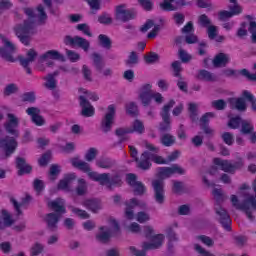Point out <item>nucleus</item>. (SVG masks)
<instances>
[{
	"mask_svg": "<svg viewBox=\"0 0 256 256\" xmlns=\"http://www.w3.org/2000/svg\"><path fill=\"white\" fill-rule=\"evenodd\" d=\"M249 191H251V187L249 184H242L239 188L238 195H242V197H245L243 203H239V198L237 195H231L230 201L235 207V209H238L239 211H243L245 213L247 219L249 221H255L256 217V179L253 182V191L255 193V196L250 195Z\"/></svg>",
	"mask_w": 256,
	"mask_h": 256,
	"instance_id": "nucleus-1",
	"label": "nucleus"
},
{
	"mask_svg": "<svg viewBox=\"0 0 256 256\" xmlns=\"http://www.w3.org/2000/svg\"><path fill=\"white\" fill-rule=\"evenodd\" d=\"M24 13L28 16V21H24L23 24L16 25L14 27V33L23 45H29L31 41L29 34L33 30V27H35V21L33 19L36 17L40 23H43V21H47V13H45L43 5H39L37 7L36 15L31 8H25Z\"/></svg>",
	"mask_w": 256,
	"mask_h": 256,
	"instance_id": "nucleus-2",
	"label": "nucleus"
},
{
	"mask_svg": "<svg viewBox=\"0 0 256 256\" xmlns=\"http://www.w3.org/2000/svg\"><path fill=\"white\" fill-rule=\"evenodd\" d=\"M70 162L73 167H76V169H80V171L87 173L88 177H90L92 181H97L101 185H105L108 189H112L115 185H121V177H119V175L111 176L109 173L99 174L91 171L89 163L80 160L79 158H72Z\"/></svg>",
	"mask_w": 256,
	"mask_h": 256,
	"instance_id": "nucleus-3",
	"label": "nucleus"
},
{
	"mask_svg": "<svg viewBox=\"0 0 256 256\" xmlns=\"http://www.w3.org/2000/svg\"><path fill=\"white\" fill-rule=\"evenodd\" d=\"M212 194L217 202L214 207L216 218L220 221L226 231H231V217L229 216V213H227V210L219 205V203H223V201L227 199V196L223 194V190L217 188L212 191Z\"/></svg>",
	"mask_w": 256,
	"mask_h": 256,
	"instance_id": "nucleus-4",
	"label": "nucleus"
},
{
	"mask_svg": "<svg viewBox=\"0 0 256 256\" xmlns=\"http://www.w3.org/2000/svg\"><path fill=\"white\" fill-rule=\"evenodd\" d=\"M48 207H51L53 211L57 212V214H47L45 217V221L50 231H56L57 223H59V219H61L62 213H65V200L58 198L52 202H49Z\"/></svg>",
	"mask_w": 256,
	"mask_h": 256,
	"instance_id": "nucleus-5",
	"label": "nucleus"
},
{
	"mask_svg": "<svg viewBox=\"0 0 256 256\" xmlns=\"http://www.w3.org/2000/svg\"><path fill=\"white\" fill-rule=\"evenodd\" d=\"M0 39L3 47L0 48V55L6 61L10 63H15V58L13 54L17 51V46L9 40V38L3 34L0 35Z\"/></svg>",
	"mask_w": 256,
	"mask_h": 256,
	"instance_id": "nucleus-6",
	"label": "nucleus"
},
{
	"mask_svg": "<svg viewBox=\"0 0 256 256\" xmlns=\"http://www.w3.org/2000/svg\"><path fill=\"white\" fill-rule=\"evenodd\" d=\"M119 233V224L115 220L110 221V228L102 226L99 228V232L96 235V239L100 243H107L111 239V235H117Z\"/></svg>",
	"mask_w": 256,
	"mask_h": 256,
	"instance_id": "nucleus-7",
	"label": "nucleus"
},
{
	"mask_svg": "<svg viewBox=\"0 0 256 256\" xmlns=\"http://www.w3.org/2000/svg\"><path fill=\"white\" fill-rule=\"evenodd\" d=\"M213 163L214 165L220 167L222 171H225V173H235L237 169H241V167L245 165L242 159L238 160L233 164L229 162V160H221V158H214Z\"/></svg>",
	"mask_w": 256,
	"mask_h": 256,
	"instance_id": "nucleus-8",
	"label": "nucleus"
},
{
	"mask_svg": "<svg viewBox=\"0 0 256 256\" xmlns=\"http://www.w3.org/2000/svg\"><path fill=\"white\" fill-rule=\"evenodd\" d=\"M115 113H116V108L115 105H109L107 108V112L102 118L101 121V130L104 133H109V131L113 127V123H115Z\"/></svg>",
	"mask_w": 256,
	"mask_h": 256,
	"instance_id": "nucleus-9",
	"label": "nucleus"
},
{
	"mask_svg": "<svg viewBox=\"0 0 256 256\" xmlns=\"http://www.w3.org/2000/svg\"><path fill=\"white\" fill-rule=\"evenodd\" d=\"M175 106V101L170 100L164 107L162 108L161 117L162 123L160 124V131H170L171 130V117L169 115V111L173 109Z\"/></svg>",
	"mask_w": 256,
	"mask_h": 256,
	"instance_id": "nucleus-10",
	"label": "nucleus"
},
{
	"mask_svg": "<svg viewBox=\"0 0 256 256\" xmlns=\"http://www.w3.org/2000/svg\"><path fill=\"white\" fill-rule=\"evenodd\" d=\"M172 175H185V169L179 164H173L170 167L158 168V176L160 179H169Z\"/></svg>",
	"mask_w": 256,
	"mask_h": 256,
	"instance_id": "nucleus-11",
	"label": "nucleus"
},
{
	"mask_svg": "<svg viewBox=\"0 0 256 256\" xmlns=\"http://www.w3.org/2000/svg\"><path fill=\"white\" fill-rule=\"evenodd\" d=\"M17 146V140L13 137L7 136L5 138H0V149L5 153V159L11 157V155L15 153Z\"/></svg>",
	"mask_w": 256,
	"mask_h": 256,
	"instance_id": "nucleus-12",
	"label": "nucleus"
},
{
	"mask_svg": "<svg viewBox=\"0 0 256 256\" xmlns=\"http://www.w3.org/2000/svg\"><path fill=\"white\" fill-rule=\"evenodd\" d=\"M126 181L130 187H132V191L134 195H145L147 193V188L143 184V182L137 181V176L135 174H127Z\"/></svg>",
	"mask_w": 256,
	"mask_h": 256,
	"instance_id": "nucleus-13",
	"label": "nucleus"
},
{
	"mask_svg": "<svg viewBox=\"0 0 256 256\" xmlns=\"http://www.w3.org/2000/svg\"><path fill=\"white\" fill-rule=\"evenodd\" d=\"M65 45H72V47H80V49H83V51H89V47H91V44L89 43V40L75 36H66L64 39Z\"/></svg>",
	"mask_w": 256,
	"mask_h": 256,
	"instance_id": "nucleus-14",
	"label": "nucleus"
},
{
	"mask_svg": "<svg viewBox=\"0 0 256 256\" xmlns=\"http://www.w3.org/2000/svg\"><path fill=\"white\" fill-rule=\"evenodd\" d=\"M63 55L59 53V51L56 50H50L41 55L38 59L39 65H47L48 67H51V65L54 64L53 61L57 59H62Z\"/></svg>",
	"mask_w": 256,
	"mask_h": 256,
	"instance_id": "nucleus-15",
	"label": "nucleus"
},
{
	"mask_svg": "<svg viewBox=\"0 0 256 256\" xmlns=\"http://www.w3.org/2000/svg\"><path fill=\"white\" fill-rule=\"evenodd\" d=\"M7 118L8 119L5 123L7 133L14 135V137H19V130H17V127H19V118L15 116V114L11 113L7 114Z\"/></svg>",
	"mask_w": 256,
	"mask_h": 256,
	"instance_id": "nucleus-16",
	"label": "nucleus"
},
{
	"mask_svg": "<svg viewBox=\"0 0 256 256\" xmlns=\"http://www.w3.org/2000/svg\"><path fill=\"white\" fill-rule=\"evenodd\" d=\"M151 88H152L151 84H144L139 89L138 99L141 101V103H142V105H144V107L151 105L152 92H153V90H151Z\"/></svg>",
	"mask_w": 256,
	"mask_h": 256,
	"instance_id": "nucleus-17",
	"label": "nucleus"
},
{
	"mask_svg": "<svg viewBox=\"0 0 256 256\" xmlns=\"http://www.w3.org/2000/svg\"><path fill=\"white\" fill-rule=\"evenodd\" d=\"M152 185L156 203H163V201H165V190L163 189L165 183L163 180H154Z\"/></svg>",
	"mask_w": 256,
	"mask_h": 256,
	"instance_id": "nucleus-18",
	"label": "nucleus"
},
{
	"mask_svg": "<svg viewBox=\"0 0 256 256\" xmlns=\"http://www.w3.org/2000/svg\"><path fill=\"white\" fill-rule=\"evenodd\" d=\"M115 18L118 21H129L131 19H133V14H131V10L127 9V6L122 4V5H118L115 8Z\"/></svg>",
	"mask_w": 256,
	"mask_h": 256,
	"instance_id": "nucleus-19",
	"label": "nucleus"
},
{
	"mask_svg": "<svg viewBox=\"0 0 256 256\" xmlns=\"http://www.w3.org/2000/svg\"><path fill=\"white\" fill-rule=\"evenodd\" d=\"M163 241H165V236L163 234L155 235L151 238V242H144L142 247L144 251H149L153 249H159L161 245H163Z\"/></svg>",
	"mask_w": 256,
	"mask_h": 256,
	"instance_id": "nucleus-20",
	"label": "nucleus"
},
{
	"mask_svg": "<svg viewBox=\"0 0 256 256\" xmlns=\"http://www.w3.org/2000/svg\"><path fill=\"white\" fill-rule=\"evenodd\" d=\"M36 58H37V52L33 49H30L27 52L26 57L19 58L22 67L26 69V73L28 75H31V68H29V65H31V63H33V61H35Z\"/></svg>",
	"mask_w": 256,
	"mask_h": 256,
	"instance_id": "nucleus-21",
	"label": "nucleus"
},
{
	"mask_svg": "<svg viewBox=\"0 0 256 256\" xmlns=\"http://www.w3.org/2000/svg\"><path fill=\"white\" fill-rule=\"evenodd\" d=\"M26 113L31 117L32 122L38 127L45 125V119H43L42 116H40L41 110L39 108L30 107L26 110Z\"/></svg>",
	"mask_w": 256,
	"mask_h": 256,
	"instance_id": "nucleus-22",
	"label": "nucleus"
},
{
	"mask_svg": "<svg viewBox=\"0 0 256 256\" xmlns=\"http://www.w3.org/2000/svg\"><path fill=\"white\" fill-rule=\"evenodd\" d=\"M80 106L82 107L81 114L83 117H93L95 115V108L89 101L85 99V96H80Z\"/></svg>",
	"mask_w": 256,
	"mask_h": 256,
	"instance_id": "nucleus-23",
	"label": "nucleus"
},
{
	"mask_svg": "<svg viewBox=\"0 0 256 256\" xmlns=\"http://www.w3.org/2000/svg\"><path fill=\"white\" fill-rule=\"evenodd\" d=\"M77 179L75 173L67 174L64 179L58 183V189L62 191H71L73 189L72 183Z\"/></svg>",
	"mask_w": 256,
	"mask_h": 256,
	"instance_id": "nucleus-24",
	"label": "nucleus"
},
{
	"mask_svg": "<svg viewBox=\"0 0 256 256\" xmlns=\"http://www.w3.org/2000/svg\"><path fill=\"white\" fill-rule=\"evenodd\" d=\"M183 5H185V0H164L160 7L163 11H175L179 7H183Z\"/></svg>",
	"mask_w": 256,
	"mask_h": 256,
	"instance_id": "nucleus-25",
	"label": "nucleus"
},
{
	"mask_svg": "<svg viewBox=\"0 0 256 256\" xmlns=\"http://www.w3.org/2000/svg\"><path fill=\"white\" fill-rule=\"evenodd\" d=\"M135 207H143V204L137 200V198H132L126 202V209H125V217L126 219H134L135 214L133 213V209Z\"/></svg>",
	"mask_w": 256,
	"mask_h": 256,
	"instance_id": "nucleus-26",
	"label": "nucleus"
},
{
	"mask_svg": "<svg viewBox=\"0 0 256 256\" xmlns=\"http://www.w3.org/2000/svg\"><path fill=\"white\" fill-rule=\"evenodd\" d=\"M151 153L149 152H144L142 153V155L140 156V160L136 161V163H138V167L140 169H150L151 168Z\"/></svg>",
	"mask_w": 256,
	"mask_h": 256,
	"instance_id": "nucleus-27",
	"label": "nucleus"
},
{
	"mask_svg": "<svg viewBox=\"0 0 256 256\" xmlns=\"http://www.w3.org/2000/svg\"><path fill=\"white\" fill-rule=\"evenodd\" d=\"M82 205H84V207H87V209L92 211V213H98L99 211H101V209H103V206H101V201L95 199L85 200Z\"/></svg>",
	"mask_w": 256,
	"mask_h": 256,
	"instance_id": "nucleus-28",
	"label": "nucleus"
},
{
	"mask_svg": "<svg viewBox=\"0 0 256 256\" xmlns=\"http://www.w3.org/2000/svg\"><path fill=\"white\" fill-rule=\"evenodd\" d=\"M207 33L209 39H215L218 43H221V41L225 40V37L223 36H218L219 35V28L215 25H209L207 27Z\"/></svg>",
	"mask_w": 256,
	"mask_h": 256,
	"instance_id": "nucleus-29",
	"label": "nucleus"
},
{
	"mask_svg": "<svg viewBox=\"0 0 256 256\" xmlns=\"http://www.w3.org/2000/svg\"><path fill=\"white\" fill-rule=\"evenodd\" d=\"M16 165H17V168L19 169V175H23L25 173H31L32 168L29 164H27L24 158L18 157L16 159Z\"/></svg>",
	"mask_w": 256,
	"mask_h": 256,
	"instance_id": "nucleus-30",
	"label": "nucleus"
},
{
	"mask_svg": "<svg viewBox=\"0 0 256 256\" xmlns=\"http://www.w3.org/2000/svg\"><path fill=\"white\" fill-rule=\"evenodd\" d=\"M229 63V55L225 53H219L213 60L214 67H225Z\"/></svg>",
	"mask_w": 256,
	"mask_h": 256,
	"instance_id": "nucleus-31",
	"label": "nucleus"
},
{
	"mask_svg": "<svg viewBox=\"0 0 256 256\" xmlns=\"http://www.w3.org/2000/svg\"><path fill=\"white\" fill-rule=\"evenodd\" d=\"M59 75V72H54L53 74H48L44 79H45V88L53 90L55 87H57V80H55V77Z\"/></svg>",
	"mask_w": 256,
	"mask_h": 256,
	"instance_id": "nucleus-32",
	"label": "nucleus"
},
{
	"mask_svg": "<svg viewBox=\"0 0 256 256\" xmlns=\"http://www.w3.org/2000/svg\"><path fill=\"white\" fill-rule=\"evenodd\" d=\"M229 101L234 109H237L238 111H246L247 104L243 98H231Z\"/></svg>",
	"mask_w": 256,
	"mask_h": 256,
	"instance_id": "nucleus-33",
	"label": "nucleus"
},
{
	"mask_svg": "<svg viewBox=\"0 0 256 256\" xmlns=\"http://www.w3.org/2000/svg\"><path fill=\"white\" fill-rule=\"evenodd\" d=\"M197 77L198 79H200V81H216L217 80V76H215V74H212L207 70H200Z\"/></svg>",
	"mask_w": 256,
	"mask_h": 256,
	"instance_id": "nucleus-34",
	"label": "nucleus"
},
{
	"mask_svg": "<svg viewBox=\"0 0 256 256\" xmlns=\"http://www.w3.org/2000/svg\"><path fill=\"white\" fill-rule=\"evenodd\" d=\"M99 45L104 49H111V38L105 34H100L98 36Z\"/></svg>",
	"mask_w": 256,
	"mask_h": 256,
	"instance_id": "nucleus-35",
	"label": "nucleus"
},
{
	"mask_svg": "<svg viewBox=\"0 0 256 256\" xmlns=\"http://www.w3.org/2000/svg\"><path fill=\"white\" fill-rule=\"evenodd\" d=\"M253 123L249 120H243L241 122V133L244 135H249V133H253Z\"/></svg>",
	"mask_w": 256,
	"mask_h": 256,
	"instance_id": "nucleus-36",
	"label": "nucleus"
},
{
	"mask_svg": "<svg viewBox=\"0 0 256 256\" xmlns=\"http://www.w3.org/2000/svg\"><path fill=\"white\" fill-rule=\"evenodd\" d=\"M230 4L228 5V8L231 13L234 15H240V13L243 12V8L239 6V3H237V0H229Z\"/></svg>",
	"mask_w": 256,
	"mask_h": 256,
	"instance_id": "nucleus-37",
	"label": "nucleus"
},
{
	"mask_svg": "<svg viewBox=\"0 0 256 256\" xmlns=\"http://www.w3.org/2000/svg\"><path fill=\"white\" fill-rule=\"evenodd\" d=\"M69 209L74 215H76V217H79L80 219H89L90 217L89 213H87L85 210H81L73 206H70Z\"/></svg>",
	"mask_w": 256,
	"mask_h": 256,
	"instance_id": "nucleus-38",
	"label": "nucleus"
},
{
	"mask_svg": "<svg viewBox=\"0 0 256 256\" xmlns=\"http://www.w3.org/2000/svg\"><path fill=\"white\" fill-rule=\"evenodd\" d=\"M96 165L100 169H111L113 167V162L107 158H100L96 161Z\"/></svg>",
	"mask_w": 256,
	"mask_h": 256,
	"instance_id": "nucleus-39",
	"label": "nucleus"
},
{
	"mask_svg": "<svg viewBox=\"0 0 256 256\" xmlns=\"http://www.w3.org/2000/svg\"><path fill=\"white\" fill-rule=\"evenodd\" d=\"M19 91V87H17L16 84H8L4 88L3 95L4 97H9L10 95H14V93H17Z\"/></svg>",
	"mask_w": 256,
	"mask_h": 256,
	"instance_id": "nucleus-40",
	"label": "nucleus"
},
{
	"mask_svg": "<svg viewBox=\"0 0 256 256\" xmlns=\"http://www.w3.org/2000/svg\"><path fill=\"white\" fill-rule=\"evenodd\" d=\"M92 59L94 61V65L98 71H101V69H103V67H105V63H103V58L101 57V55L94 53V54H92Z\"/></svg>",
	"mask_w": 256,
	"mask_h": 256,
	"instance_id": "nucleus-41",
	"label": "nucleus"
},
{
	"mask_svg": "<svg viewBox=\"0 0 256 256\" xmlns=\"http://www.w3.org/2000/svg\"><path fill=\"white\" fill-rule=\"evenodd\" d=\"M31 199V197H26L21 203H18L17 200L15 199H11V203L14 206L15 210L17 211L18 215L21 213L20 207H25V205H27V203H29V200Z\"/></svg>",
	"mask_w": 256,
	"mask_h": 256,
	"instance_id": "nucleus-42",
	"label": "nucleus"
},
{
	"mask_svg": "<svg viewBox=\"0 0 256 256\" xmlns=\"http://www.w3.org/2000/svg\"><path fill=\"white\" fill-rule=\"evenodd\" d=\"M161 143L165 145V147H171L173 143H175V136L171 134H164L161 137Z\"/></svg>",
	"mask_w": 256,
	"mask_h": 256,
	"instance_id": "nucleus-43",
	"label": "nucleus"
},
{
	"mask_svg": "<svg viewBox=\"0 0 256 256\" xmlns=\"http://www.w3.org/2000/svg\"><path fill=\"white\" fill-rule=\"evenodd\" d=\"M144 59L148 65H153V63H157V61H159V54L150 52L145 55Z\"/></svg>",
	"mask_w": 256,
	"mask_h": 256,
	"instance_id": "nucleus-44",
	"label": "nucleus"
},
{
	"mask_svg": "<svg viewBox=\"0 0 256 256\" xmlns=\"http://www.w3.org/2000/svg\"><path fill=\"white\" fill-rule=\"evenodd\" d=\"M150 159L151 161H153V163H156L157 165H169V161H167V159L157 154L150 153Z\"/></svg>",
	"mask_w": 256,
	"mask_h": 256,
	"instance_id": "nucleus-45",
	"label": "nucleus"
},
{
	"mask_svg": "<svg viewBox=\"0 0 256 256\" xmlns=\"http://www.w3.org/2000/svg\"><path fill=\"white\" fill-rule=\"evenodd\" d=\"M77 195H85L87 193V182L84 179L78 180V186L76 188Z\"/></svg>",
	"mask_w": 256,
	"mask_h": 256,
	"instance_id": "nucleus-46",
	"label": "nucleus"
},
{
	"mask_svg": "<svg viewBox=\"0 0 256 256\" xmlns=\"http://www.w3.org/2000/svg\"><path fill=\"white\" fill-rule=\"evenodd\" d=\"M126 112L128 115H138L139 113V108L137 107V104L135 102H129L126 104Z\"/></svg>",
	"mask_w": 256,
	"mask_h": 256,
	"instance_id": "nucleus-47",
	"label": "nucleus"
},
{
	"mask_svg": "<svg viewBox=\"0 0 256 256\" xmlns=\"http://www.w3.org/2000/svg\"><path fill=\"white\" fill-rule=\"evenodd\" d=\"M128 133H133V130L128 129V128H118L116 130V135L118 137H120L121 141H127V139H128L127 134Z\"/></svg>",
	"mask_w": 256,
	"mask_h": 256,
	"instance_id": "nucleus-48",
	"label": "nucleus"
},
{
	"mask_svg": "<svg viewBox=\"0 0 256 256\" xmlns=\"http://www.w3.org/2000/svg\"><path fill=\"white\" fill-rule=\"evenodd\" d=\"M243 97H245V99H247L248 101H250L251 105H252V109L253 111H256V99L255 96H253V94H251V92L244 90L242 92Z\"/></svg>",
	"mask_w": 256,
	"mask_h": 256,
	"instance_id": "nucleus-49",
	"label": "nucleus"
},
{
	"mask_svg": "<svg viewBox=\"0 0 256 256\" xmlns=\"http://www.w3.org/2000/svg\"><path fill=\"white\" fill-rule=\"evenodd\" d=\"M132 133L135 131L136 133H144L145 132V125L141 122V120H135L132 124Z\"/></svg>",
	"mask_w": 256,
	"mask_h": 256,
	"instance_id": "nucleus-50",
	"label": "nucleus"
},
{
	"mask_svg": "<svg viewBox=\"0 0 256 256\" xmlns=\"http://www.w3.org/2000/svg\"><path fill=\"white\" fill-rule=\"evenodd\" d=\"M76 29L78 31H81L84 35H87V37H93V34L91 33V28L87 24H78L76 26Z\"/></svg>",
	"mask_w": 256,
	"mask_h": 256,
	"instance_id": "nucleus-51",
	"label": "nucleus"
},
{
	"mask_svg": "<svg viewBox=\"0 0 256 256\" xmlns=\"http://www.w3.org/2000/svg\"><path fill=\"white\" fill-rule=\"evenodd\" d=\"M242 121L243 120H241V117L239 116L230 118L228 122V127H230V129H239V126L241 125Z\"/></svg>",
	"mask_w": 256,
	"mask_h": 256,
	"instance_id": "nucleus-52",
	"label": "nucleus"
},
{
	"mask_svg": "<svg viewBox=\"0 0 256 256\" xmlns=\"http://www.w3.org/2000/svg\"><path fill=\"white\" fill-rule=\"evenodd\" d=\"M61 173V167L59 165H52L50 167V179L51 181H55L57 179V175Z\"/></svg>",
	"mask_w": 256,
	"mask_h": 256,
	"instance_id": "nucleus-53",
	"label": "nucleus"
},
{
	"mask_svg": "<svg viewBox=\"0 0 256 256\" xmlns=\"http://www.w3.org/2000/svg\"><path fill=\"white\" fill-rule=\"evenodd\" d=\"M66 55L68 59L72 61V63H76V61H79V59H81V56L79 55V53L73 50H66Z\"/></svg>",
	"mask_w": 256,
	"mask_h": 256,
	"instance_id": "nucleus-54",
	"label": "nucleus"
},
{
	"mask_svg": "<svg viewBox=\"0 0 256 256\" xmlns=\"http://www.w3.org/2000/svg\"><path fill=\"white\" fill-rule=\"evenodd\" d=\"M80 93L84 94L85 99H90L91 101H99V96L93 92H89L86 89H80Z\"/></svg>",
	"mask_w": 256,
	"mask_h": 256,
	"instance_id": "nucleus-55",
	"label": "nucleus"
},
{
	"mask_svg": "<svg viewBox=\"0 0 256 256\" xmlns=\"http://www.w3.org/2000/svg\"><path fill=\"white\" fill-rule=\"evenodd\" d=\"M215 117V113L213 112H207L204 114L200 119V125L201 127H205L207 125V122Z\"/></svg>",
	"mask_w": 256,
	"mask_h": 256,
	"instance_id": "nucleus-56",
	"label": "nucleus"
},
{
	"mask_svg": "<svg viewBox=\"0 0 256 256\" xmlns=\"http://www.w3.org/2000/svg\"><path fill=\"white\" fill-rule=\"evenodd\" d=\"M149 219H151V217L147 212H138L136 215V221H138V223H147Z\"/></svg>",
	"mask_w": 256,
	"mask_h": 256,
	"instance_id": "nucleus-57",
	"label": "nucleus"
},
{
	"mask_svg": "<svg viewBox=\"0 0 256 256\" xmlns=\"http://www.w3.org/2000/svg\"><path fill=\"white\" fill-rule=\"evenodd\" d=\"M139 59L137 58V53L131 52L128 59L126 60V65L132 67V65H137Z\"/></svg>",
	"mask_w": 256,
	"mask_h": 256,
	"instance_id": "nucleus-58",
	"label": "nucleus"
},
{
	"mask_svg": "<svg viewBox=\"0 0 256 256\" xmlns=\"http://www.w3.org/2000/svg\"><path fill=\"white\" fill-rule=\"evenodd\" d=\"M198 23L201 25V27H209V25H211V20L209 17H207V15L202 14L198 17Z\"/></svg>",
	"mask_w": 256,
	"mask_h": 256,
	"instance_id": "nucleus-59",
	"label": "nucleus"
},
{
	"mask_svg": "<svg viewBox=\"0 0 256 256\" xmlns=\"http://www.w3.org/2000/svg\"><path fill=\"white\" fill-rule=\"evenodd\" d=\"M179 58L181 59L182 63H189L192 59L191 54L187 53V51L180 49L179 50Z\"/></svg>",
	"mask_w": 256,
	"mask_h": 256,
	"instance_id": "nucleus-60",
	"label": "nucleus"
},
{
	"mask_svg": "<svg viewBox=\"0 0 256 256\" xmlns=\"http://www.w3.org/2000/svg\"><path fill=\"white\" fill-rule=\"evenodd\" d=\"M198 241H201L204 245H206L207 247H213V239H211L208 236L205 235H201V236H197Z\"/></svg>",
	"mask_w": 256,
	"mask_h": 256,
	"instance_id": "nucleus-61",
	"label": "nucleus"
},
{
	"mask_svg": "<svg viewBox=\"0 0 256 256\" xmlns=\"http://www.w3.org/2000/svg\"><path fill=\"white\" fill-rule=\"evenodd\" d=\"M95 157H97V149L95 148H90L85 154V159L89 162L93 161Z\"/></svg>",
	"mask_w": 256,
	"mask_h": 256,
	"instance_id": "nucleus-62",
	"label": "nucleus"
},
{
	"mask_svg": "<svg viewBox=\"0 0 256 256\" xmlns=\"http://www.w3.org/2000/svg\"><path fill=\"white\" fill-rule=\"evenodd\" d=\"M40 253H43V246L39 243H36L31 248V255L37 256L40 255Z\"/></svg>",
	"mask_w": 256,
	"mask_h": 256,
	"instance_id": "nucleus-63",
	"label": "nucleus"
},
{
	"mask_svg": "<svg viewBox=\"0 0 256 256\" xmlns=\"http://www.w3.org/2000/svg\"><path fill=\"white\" fill-rule=\"evenodd\" d=\"M249 33L252 35V42L256 43V22L251 21L250 26L248 28Z\"/></svg>",
	"mask_w": 256,
	"mask_h": 256,
	"instance_id": "nucleus-64",
	"label": "nucleus"
}]
</instances>
